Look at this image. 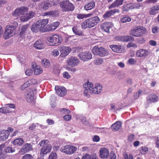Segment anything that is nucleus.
<instances>
[{"label":"nucleus","mask_w":159,"mask_h":159,"mask_svg":"<svg viewBox=\"0 0 159 159\" xmlns=\"http://www.w3.org/2000/svg\"><path fill=\"white\" fill-rule=\"evenodd\" d=\"M93 140L94 142H98L100 140V138L98 136L95 135L93 138Z\"/></svg>","instance_id":"obj_63"},{"label":"nucleus","mask_w":159,"mask_h":159,"mask_svg":"<svg viewBox=\"0 0 159 159\" xmlns=\"http://www.w3.org/2000/svg\"><path fill=\"white\" fill-rule=\"evenodd\" d=\"M34 99L33 91V90H31L26 95V99L28 102H31L33 101Z\"/></svg>","instance_id":"obj_30"},{"label":"nucleus","mask_w":159,"mask_h":159,"mask_svg":"<svg viewBox=\"0 0 159 159\" xmlns=\"http://www.w3.org/2000/svg\"><path fill=\"white\" fill-rule=\"evenodd\" d=\"M11 112V111L7 107H2L0 108V112L2 114L9 113Z\"/></svg>","instance_id":"obj_38"},{"label":"nucleus","mask_w":159,"mask_h":159,"mask_svg":"<svg viewBox=\"0 0 159 159\" xmlns=\"http://www.w3.org/2000/svg\"><path fill=\"white\" fill-rule=\"evenodd\" d=\"M114 39L115 40L117 41L125 42L129 41H134V37L128 35L118 36L115 37Z\"/></svg>","instance_id":"obj_11"},{"label":"nucleus","mask_w":159,"mask_h":159,"mask_svg":"<svg viewBox=\"0 0 159 159\" xmlns=\"http://www.w3.org/2000/svg\"><path fill=\"white\" fill-rule=\"evenodd\" d=\"M33 46L36 49L41 50L44 48L45 45L42 40L39 39L35 42Z\"/></svg>","instance_id":"obj_20"},{"label":"nucleus","mask_w":159,"mask_h":159,"mask_svg":"<svg viewBox=\"0 0 159 159\" xmlns=\"http://www.w3.org/2000/svg\"><path fill=\"white\" fill-rule=\"evenodd\" d=\"M32 149V146L31 144L26 143L23 146L20 151L22 154H24L29 152Z\"/></svg>","instance_id":"obj_18"},{"label":"nucleus","mask_w":159,"mask_h":159,"mask_svg":"<svg viewBox=\"0 0 159 159\" xmlns=\"http://www.w3.org/2000/svg\"><path fill=\"white\" fill-rule=\"evenodd\" d=\"M60 111L61 112H63V113L64 114H69L70 113V111L68 109H66L65 108H63L60 110Z\"/></svg>","instance_id":"obj_60"},{"label":"nucleus","mask_w":159,"mask_h":159,"mask_svg":"<svg viewBox=\"0 0 159 159\" xmlns=\"http://www.w3.org/2000/svg\"><path fill=\"white\" fill-rule=\"evenodd\" d=\"M139 150L142 154H144L148 151V148L147 147H142L139 148Z\"/></svg>","instance_id":"obj_43"},{"label":"nucleus","mask_w":159,"mask_h":159,"mask_svg":"<svg viewBox=\"0 0 159 159\" xmlns=\"http://www.w3.org/2000/svg\"><path fill=\"white\" fill-rule=\"evenodd\" d=\"M93 84L89 81H87L83 84V87L84 89H90L93 88Z\"/></svg>","instance_id":"obj_40"},{"label":"nucleus","mask_w":159,"mask_h":159,"mask_svg":"<svg viewBox=\"0 0 159 159\" xmlns=\"http://www.w3.org/2000/svg\"><path fill=\"white\" fill-rule=\"evenodd\" d=\"M92 50L93 53L95 55L103 57L107 55L106 52L104 48L102 47L98 48L97 46H94Z\"/></svg>","instance_id":"obj_9"},{"label":"nucleus","mask_w":159,"mask_h":159,"mask_svg":"<svg viewBox=\"0 0 159 159\" xmlns=\"http://www.w3.org/2000/svg\"><path fill=\"white\" fill-rule=\"evenodd\" d=\"M127 47L128 48H129L131 47L137 48V45L136 43H133L131 42H130L127 44Z\"/></svg>","instance_id":"obj_51"},{"label":"nucleus","mask_w":159,"mask_h":159,"mask_svg":"<svg viewBox=\"0 0 159 159\" xmlns=\"http://www.w3.org/2000/svg\"><path fill=\"white\" fill-rule=\"evenodd\" d=\"M159 28L157 26L153 27L152 29V32L153 34H156L158 33Z\"/></svg>","instance_id":"obj_59"},{"label":"nucleus","mask_w":159,"mask_h":159,"mask_svg":"<svg viewBox=\"0 0 159 159\" xmlns=\"http://www.w3.org/2000/svg\"><path fill=\"white\" fill-rule=\"evenodd\" d=\"M60 5L61 11L63 12L72 11L75 9L74 4L68 0H64L61 2Z\"/></svg>","instance_id":"obj_4"},{"label":"nucleus","mask_w":159,"mask_h":159,"mask_svg":"<svg viewBox=\"0 0 159 159\" xmlns=\"http://www.w3.org/2000/svg\"><path fill=\"white\" fill-rule=\"evenodd\" d=\"M48 22V19L40 20L34 23L31 26V30L36 33L39 32L43 33L50 31H53L52 25H46Z\"/></svg>","instance_id":"obj_1"},{"label":"nucleus","mask_w":159,"mask_h":159,"mask_svg":"<svg viewBox=\"0 0 159 159\" xmlns=\"http://www.w3.org/2000/svg\"><path fill=\"white\" fill-rule=\"evenodd\" d=\"M53 28V30H56L60 25V22L58 21L53 22L51 23Z\"/></svg>","instance_id":"obj_49"},{"label":"nucleus","mask_w":159,"mask_h":159,"mask_svg":"<svg viewBox=\"0 0 159 159\" xmlns=\"http://www.w3.org/2000/svg\"><path fill=\"white\" fill-rule=\"evenodd\" d=\"M133 5L134 9H139L140 7L143 6L140 3H134L133 4Z\"/></svg>","instance_id":"obj_58"},{"label":"nucleus","mask_w":159,"mask_h":159,"mask_svg":"<svg viewBox=\"0 0 159 159\" xmlns=\"http://www.w3.org/2000/svg\"><path fill=\"white\" fill-rule=\"evenodd\" d=\"M79 57L81 60L87 61L91 59L92 55L89 52H86L80 53Z\"/></svg>","instance_id":"obj_13"},{"label":"nucleus","mask_w":159,"mask_h":159,"mask_svg":"<svg viewBox=\"0 0 159 159\" xmlns=\"http://www.w3.org/2000/svg\"><path fill=\"white\" fill-rule=\"evenodd\" d=\"M42 7L44 10H47L49 7H51L52 4L50 2H44L42 3Z\"/></svg>","instance_id":"obj_35"},{"label":"nucleus","mask_w":159,"mask_h":159,"mask_svg":"<svg viewBox=\"0 0 159 159\" xmlns=\"http://www.w3.org/2000/svg\"><path fill=\"white\" fill-rule=\"evenodd\" d=\"M100 21V19L98 16L89 18L82 23L81 27L84 29L91 28L96 25Z\"/></svg>","instance_id":"obj_2"},{"label":"nucleus","mask_w":159,"mask_h":159,"mask_svg":"<svg viewBox=\"0 0 159 159\" xmlns=\"http://www.w3.org/2000/svg\"><path fill=\"white\" fill-rule=\"evenodd\" d=\"M72 30L73 33L76 35L81 36L83 34L82 32L79 30L77 26H74L72 28Z\"/></svg>","instance_id":"obj_37"},{"label":"nucleus","mask_w":159,"mask_h":159,"mask_svg":"<svg viewBox=\"0 0 159 159\" xmlns=\"http://www.w3.org/2000/svg\"><path fill=\"white\" fill-rule=\"evenodd\" d=\"M3 133L0 135V140L2 141H5L9 136L8 134L5 133L4 130L3 131Z\"/></svg>","instance_id":"obj_39"},{"label":"nucleus","mask_w":159,"mask_h":159,"mask_svg":"<svg viewBox=\"0 0 159 159\" xmlns=\"http://www.w3.org/2000/svg\"><path fill=\"white\" fill-rule=\"evenodd\" d=\"M42 72L43 70L41 67L39 66H37L34 70V74L35 75H38L42 73Z\"/></svg>","instance_id":"obj_44"},{"label":"nucleus","mask_w":159,"mask_h":159,"mask_svg":"<svg viewBox=\"0 0 159 159\" xmlns=\"http://www.w3.org/2000/svg\"><path fill=\"white\" fill-rule=\"evenodd\" d=\"M55 90L56 93L60 97H63L66 94V89L63 87H59L58 86H56Z\"/></svg>","instance_id":"obj_15"},{"label":"nucleus","mask_w":159,"mask_h":159,"mask_svg":"<svg viewBox=\"0 0 159 159\" xmlns=\"http://www.w3.org/2000/svg\"><path fill=\"white\" fill-rule=\"evenodd\" d=\"M15 151V149L13 148L10 147H7L5 148L4 149V152L7 153H12Z\"/></svg>","instance_id":"obj_42"},{"label":"nucleus","mask_w":159,"mask_h":159,"mask_svg":"<svg viewBox=\"0 0 159 159\" xmlns=\"http://www.w3.org/2000/svg\"><path fill=\"white\" fill-rule=\"evenodd\" d=\"M22 159H33V157L30 154H26L22 157Z\"/></svg>","instance_id":"obj_52"},{"label":"nucleus","mask_w":159,"mask_h":159,"mask_svg":"<svg viewBox=\"0 0 159 159\" xmlns=\"http://www.w3.org/2000/svg\"><path fill=\"white\" fill-rule=\"evenodd\" d=\"M52 54L54 56H57L59 54V52L57 49H54L52 52Z\"/></svg>","instance_id":"obj_56"},{"label":"nucleus","mask_w":159,"mask_h":159,"mask_svg":"<svg viewBox=\"0 0 159 159\" xmlns=\"http://www.w3.org/2000/svg\"><path fill=\"white\" fill-rule=\"evenodd\" d=\"M116 156L115 153L113 151L110 152V159H116Z\"/></svg>","instance_id":"obj_53"},{"label":"nucleus","mask_w":159,"mask_h":159,"mask_svg":"<svg viewBox=\"0 0 159 159\" xmlns=\"http://www.w3.org/2000/svg\"><path fill=\"white\" fill-rule=\"evenodd\" d=\"M13 130V129L11 127H9L7 128V129L6 130H4V131L5 132V133H7L8 134V135H10V132H12Z\"/></svg>","instance_id":"obj_61"},{"label":"nucleus","mask_w":159,"mask_h":159,"mask_svg":"<svg viewBox=\"0 0 159 159\" xmlns=\"http://www.w3.org/2000/svg\"><path fill=\"white\" fill-rule=\"evenodd\" d=\"M57 155L55 152H52L49 155L48 158L49 159H57Z\"/></svg>","instance_id":"obj_45"},{"label":"nucleus","mask_w":159,"mask_h":159,"mask_svg":"<svg viewBox=\"0 0 159 159\" xmlns=\"http://www.w3.org/2000/svg\"><path fill=\"white\" fill-rule=\"evenodd\" d=\"M122 125L120 121H117L115 123L112 125L111 128L113 131H116L119 129L121 127Z\"/></svg>","instance_id":"obj_28"},{"label":"nucleus","mask_w":159,"mask_h":159,"mask_svg":"<svg viewBox=\"0 0 159 159\" xmlns=\"http://www.w3.org/2000/svg\"><path fill=\"white\" fill-rule=\"evenodd\" d=\"M131 20V18L127 15H123L120 19V22L121 23H125L129 22Z\"/></svg>","instance_id":"obj_32"},{"label":"nucleus","mask_w":159,"mask_h":159,"mask_svg":"<svg viewBox=\"0 0 159 159\" xmlns=\"http://www.w3.org/2000/svg\"><path fill=\"white\" fill-rule=\"evenodd\" d=\"M109 155L108 150L105 148H102L99 150V157L103 159L107 158Z\"/></svg>","instance_id":"obj_16"},{"label":"nucleus","mask_w":159,"mask_h":159,"mask_svg":"<svg viewBox=\"0 0 159 159\" xmlns=\"http://www.w3.org/2000/svg\"><path fill=\"white\" fill-rule=\"evenodd\" d=\"M84 89V96H86L88 98H89L90 96V94L91 93L90 89Z\"/></svg>","instance_id":"obj_48"},{"label":"nucleus","mask_w":159,"mask_h":159,"mask_svg":"<svg viewBox=\"0 0 159 159\" xmlns=\"http://www.w3.org/2000/svg\"><path fill=\"white\" fill-rule=\"evenodd\" d=\"M43 67H48L50 65L49 60L46 59H43L41 61Z\"/></svg>","instance_id":"obj_41"},{"label":"nucleus","mask_w":159,"mask_h":159,"mask_svg":"<svg viewBox=\"0 0 159 159\" xmlns=\"http://www.w3.org/2000/svg\"><path fill=\"white\" fill-rule=\"evenodd\" d=\"M134 139V136L133 134L129 135L128 137L127 140L129 142H132Z\"/></svg>","instance_id":"obj_54"},{"label":"nucleus","mask_w":159,"mask_h":159,"mask_svg":"<svg viewBox=\"0 0 159 159\" xmlns=\"http://www.w3.org/2000/svg\"><path fill=\"white\" fill-rule=\"evenodd\" d=\"M110 48L114 52L120 53L122 52L123 49L120 45L112 44L110 45Z\"/></svg>","instance_id":"obj_25"},{"label":"nucleus","mask_w":159,"mask_h":159,"mask_svg":"<svg viewBox=\"0 0 159 159\" xmlns=\"http://www.w3.org/2000/svg\"><path fill=\"white\" fill-rule=\"evenodd\" d=\"M79 60L75 57H71L68 61V64L69 66H74L77 65L79 63Z\"/></svg>","instance_id":"obj_19"},{"label":"nucleus","mask_w":159,"mask_h":159,"mask_svg":"<svg viewBox=\"0 0 159 159\" xmlns=\"http://www.w3.org/2000/svg\"><path fill=\"white\" fill-rule=\"evenodd\" d=\"M93 13H89L88 14L79 13L77 14L76 17L78 19H83L84 18H87L90 17L93 15Z\"/></svg>","instance_id":"obj_33"},{"label":"nucleus","mask_w":159,"mask_h":159,"mask_svg":"<svg viewBox=\"0 0 159 159\" xmlns=\"http://www.w3.org/2000/svg\"><path fill=\"white\" fill-rule=\"evenodd\" d=\"M124 159H133V156L132 154H130L128 155L126 153L123 154Z\"/></svg>","instance_id":"obj_50"},{"label":"nucleus","mask_w":159,"mask_h":159,"mask_svg":"<svg viewBox=\"0 0 159 159\" xmlns=\"http://www.w3.org/2000/svg\"><path fill=\"white\" fill-rule=\"evenodd\" d=\"M159 12V5L155 6L149 11L150 15H154Z\"/></svg>","instance_id":"obj_31"},{"label":"nucleus","mask_w":159,"mask_h":159,"mask_svg":"<svg viewBox=\"0 0 159 159\" xmlns=\"http://www.w3.org/2000/svg\"><path fill=\"white\" fill-rule=\"evenodd\" d=\"M63 118L66 121H69L71 119V116L69 114L66 115L64 116Z\"/></svg>","instance_id":"obj_57"},{"label":"nucleus","mask_w":159,"mask_h":159,"mask_svg":"<svg viewBox=\"0 0 159 159\" xmlns=\"http://www.w3.org/2000/svg\"><path fill=\"white\" fill-rule=\"evenodd\" d=\"M122 11L123 12H127L129 10V7L128 6H123L122 7Z\"/></svg>","instance_id":"obj_64"},{"label":"nucleus","mask_w":159,"mask_h":159,"mask_svg":"<svg viewBox=\"0 0 159 159\" xmlns=\"http://www.w3.org/2000/svg\"><path fill=\"white\" fill-rule=\"evenodd\" d=\"M27 25H23L21 29V32L20 33V36L21 38H25V33L27 30Z\"/></svg>","instance_id":"obj_34"},{"label":"nucleus","mask_w":159,"mask_h":159,"mask_svg":"<svg viewBox=\"0 0 159 159\" xmlns=\"http://www.w3.org/2000/svg\"><path fill=\"white\" fill-rule=\"evenodd\" d=\"M77 150L76 147L70 145H67L62 147L60 151L69 155L74 153Z\"/></svg>","instance_id":"obj_8"},{"label":"nucleus","mask_w":159,"mask_h":159,"mask_svg":"<svg viewBox=\"0 0 159 159\" xmlns=\"http://www.w3.org/2000/svg\"><path fill=\"white\" fill-rule=\"evenodd\" d=\"M148 54V51L145 49H141L137 51L136 55L138 57H143L147 56Z\"/></svg>","instance_id":"obj_24"},{"label":"nucleus","mask_w":159,"mask_h":159,"mask_svg":"<svg viewBox=\"0 0 159 159\" xmlns=\"http://www.w3.org/2000/svg\"><path fill=\"white\" fill-rule=\"evenodd\" d=\"M48 40L51 43V45L57 46L60 44L62 41L61 36L59 34H55L48 37Z\"/></svg>","instance_id":"obj_5"},{"label":"nucleus","mask_w":159,"mask_h":159,"mask_svg":"<svg viewBox=\"0 0 159 159\" xmlns=\"http://www.w3.org/2000/svg\"><path fill=\"white\" fill-rule=\"evenodd\" d=\"M95 6V3L93 1H91L90 2L86 4L84 7V9L86 11L91 10L93 9Z\"/></svg>","instance_id":"obj_29"},{"label":"nucleus","mask_w":159,"mask_h":159,"mask_svg":"<svg viewBox=\"0 0 159 159\" xmlns=\"http://www.w3.org/2000/svg\"><path fill=\"white\" fill-rule=\"evenodd\" d=\"M46 141L43 140L41 141L39 143L40 146H43L41 149L40 153V155L43 157L44 155L47 154L48 153L50 152L52 149V146L51 145L46 144Z\"/></svg>","instance_id":"obj_6"},{"label":"nucleus","mask_w":159,"mask_h":159,"mask_svg":"<svg viewBox=\"0 0 159 159\" xmlns=\"http://www.w3.org/2000/svg\"><path fill=\"white\" fill-rule=\"evenodd\" d=\"M128 62L129 64L132 65L135 64L136 63V61L134 58H131L128 60Z\"/></svg>","instance_id":"obj_55"},{"label":"nucleus","mask_w":159,"mask_h":159,"mask_svg":"<svg viewBox=\"0 0 159 159\" xmlns=\"http://www.w3.org/2000/svg\"><path fill=\"white\" fill-rule=\"evenodd\" d=\"M103 61V59L101 58H98L94 60V64L96 65H99L102 64Z\"/></svg>","instance_id":"obj_46"},{"label":"nucleus","mask_w":159,"mask_h":159,"mask_svg":"<svg viewBox=\"0 0 159 159\" xmlns=\"http://www.w3.org/2000/svg\"><path fill=\"white\" fill-rule=\"evenodd\" d=\"M24 141L23 139L19 138L16 139L12 142V143L15 145L20 146L24 143Z\"/></svg>","instance_id":"obj_36"},{"label":"nucleus","mask_w":159,"mask_h":159,"mask_svg":"<svg viewBox=\"0 0 159 159\" xmlns=\"http://www.w3.org/2000/svg\"><path fill=\"white\" fill-rule=\"evenodd\" d=\"M102 86L101 84L99 83H97L95 84L94 87L92 89V92L95 94H99L102 91Z\"/></svg>","instance_id":"obj_22"},{"label":"nucleus","mask_w":159,"mask_h":159,"mask_svg":"<svg viewBox=\"0 0 159 159\" xmlns=\"http://www.w3.org/2000/svg\"><path fill=\"white\" fill-rule=\"evenodd\" d=\"M111 27V23L109 22H104L100 26V28L102 31L108 33H110L109 30Z\"/></svg>","instance_id":"obj_14"},{"label":"nucleus","mask_w":159,"mask_h":159,"mask_svg":"<svg viewBox=\"0 0 159 159\" xmlns=\"http://www.w3.org/2000/svg\"><path fill=\"white\" fill-rule=\"evenodd\" d=\"M146 32V29L142 26H137L131 29L129 34L134 37H139L143 36Z\"/></svg>","instance_id":"obj_3"},{"label":"nucleus","mask_w":159,"mask_h":159,"mask_svg":"<svg viewBox=\"0 0 159 159\" xmlns=\"http://www.w3.org/2000/svg\"><path fill=\"white\" fill-rule=\"evenodd\" d=\"M120 10L117 9H115L110 10L106 12L103 15V18L104 20H106L107 18L110 17L116 13H119Z\"/></svg>","instance_id":"obj_17"},{"label":"nucleus","mask_w":159,"mask_h":159,"mask_svg":"<svg viewBox=\"0 0 159 159\" xmlns=\"http://www.w3.org/2000/svg\"><path fill=\"white\" fill-rule=\"evenodd\" d=\"M29 11L28 7L25 6H21L19 8L16 9L12 12V15L15 17L20 16H25Z\"/></svg>","instance_id":"obj_7"},{"label":"nucleus","mask_w":159,"mask_h":159,"mask_svg":"<svg viewBox=\"0 0 159 159\" xmlns=\"http://www.w3.org/2000/svg\"><path fill=\"white\" fill-rule=\"evenodd\" d=\"M16 29L15 26L7 25L3 34V38L7 39L9 38L13 35V33Z\"/></svg>","instance_id":"obj_10"},{"label":"nucleus","mask_w":159,"mask_h":159,"mask_svg":"<svg viewBox=\"0 0 159 159\" xmlns=\"http://www.w3.org/2000/svg\"><path fill=\"white\" fill-rule=\"evenodd\" d=\"M35 13L34 12L30 11L28 13H27L25 16L20 17V20L23 22H25L28 20L30 19L33 18L34 16Z\"/></svg>","instance_id":"obj_23"},{"label":"nucleus","mask_w":159,"mask_h":159,"mask_svg":"<svg viewBox=\"0 0 159 159\" xmlns=\"http://www.w3.org/2000/svg\"><path fill=\"white\" fill-rule=\"evenodd\" d=\"M124 0H116L112 2L109 7V9L118 7L123 4Z\"/></svg>","instance_id":"obj_26"},{"label":"nucleus","mask_w":159,"mask_h":159,"mask_svg":"<svg viewBox=\"0 0 159 159\" xmlns=\"http://www.w3.org/2000/svg\"><path fill=\"white\" fill-rule=\"evenodd\" d=\"M63 76L64 78L67 79H69L70 77V75L67 72H65L63 73Z\"/></svg>","instance_id":"obj_62"},{"label":"nucleus","mask_w":159,"mask_h":159,"mask_svg":"<svg viewBox=\"0 0 159 159\" xmlns=\"http://www.w3.org/2000/svg\"><path fill=\"white\" fill-rule=\"evenodd\" d=\"M30 85V83H29V81L26 82L24 84L21 86L20 87V89L21 90H24L27 87L29 86Z\"/></svg>","instance_id":"obj_47"},{"label":"nucleus","mask_w":159,"mask_h":159,"mask_svg":"<svg viewBox=\"0 0 159 159\" xmlns=\"http://www.w3.org/2000/svg\"><path fill=\"white\" fill-rule=\"evenodd\" d=\"M146 100L148 103H152L157 102L158 100V98L155 94H150L146 98Z\"/></svg>","instance_id":"obj_21"},{"label":"nucleus","mask_w":159,"mask_h":159,"mask_svg":"<svg viewBox=\"0 0 159 159\" xmlns=\"http://www.w3.org/2000/svg\"><path fill=\"white\" fill-rule=\"evenodd\" d=\"M59 11L57 10L51 11L44 13L43 16H48L53 17H57L59 16Z\"/></svg>","instance_id":"obj_27"},{"label":"nucleus","mask_w":159,"mask_h":159,"mask_svg":"<svg viewBox=\"0 0 159 159\" xmlns=\"http://www.w3.org/2000/svg\"><path fill=\"white\" fill-rule=\"evenodd\" d=\"M71 49L68 46H62L61 47L60 56L61 57H65L67 56L71 52Z\"/></svg>","instance_id":"obj_12"}]
</instances>
